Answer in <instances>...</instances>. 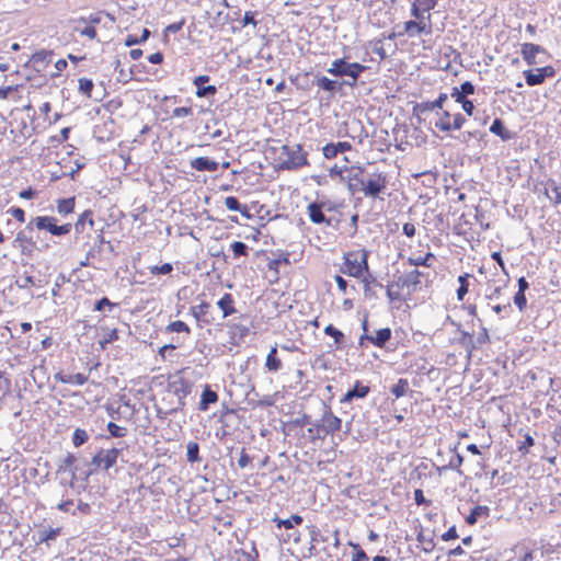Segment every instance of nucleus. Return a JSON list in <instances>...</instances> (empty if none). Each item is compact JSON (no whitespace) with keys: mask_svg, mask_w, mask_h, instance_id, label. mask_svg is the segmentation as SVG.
Segmentation results:
<instances>
[{"mask_svg":"<svg viewBox=\"0 0 561 561\" xmlns=\"http://www.w3.org/2000/svg\"><path fill=\"white\" fill-rule=\"evenodd\" d=\"M60 534V528H49L48 530H39L38 531V543H47L49 545L50 541L56 540V538Z\"/></svg>","mask_w":561,"mask_h":561,"instance_id":"nucleus-42","label":"nucleus"},{"mask_svg":"<svg viewBox=\"0 0 561 561\" xmlns=\"http://www.w3.org/2000/svg\"><path fill=\"white\" fill-rule=\"evenodd\" d=\"M230 328L232 330V334L239 339H244L250 332L249 327L242 323H232L230 324Z\"/></svg>","mask_w":561,"mask_h":561,"instance_id":"nucleus-58","label":"nucleus"},{"mask_svg":"<svg viewBox=\"0 0 561 561\" xmlns=\"http://www.w3.org/2000/svg\"><path fill=\"white\" fill-rule=\"evenodd\" d=\"M15 285L20 289H27L31 286L35 285V279H34L33 275L31 274V272L25 271L23 274L18 276V278L15 280Z\"/></svg>","mask_w":561,"mask_h":561,"instance_id":"nucleus-43","label":"nucleus"},{"mask_svg":"<svg viewBox=\"0 0 561 561\" xmlns=\"http://www.w3.org/2000/svg\"><path fill=\"white\" fill-rule=\"evenodd\" d=\"M316 83L320 89L327 92L334 93L337 90V82L324 76L317 77Z\"/></svg>","mask_w":561,"mask_h":561,"instance_id":"nucleus-44","label":"nucleus"},{"mask_svg":"<svg viewBox=\"0 0 561 561\" xmlns=\"http://www.w3.org/2000/svg\"><path fill=\"white\" fill-rule=\"evenodd\" d=\"M191 314L196 319L197 322L204 324H211L215 321V317L211 313V306L202 301L199 305L191 307Z\"/></svg>","mask_w":561,"mask_h":561,"instance_id":"nucleus-17","label":"nucleus"},{"mask_svg":"<svg viewBox=\"0 0 561 561\" xmlns=\"http://www.w3.org/2000/svg\"><path fill=\"white\" fill-rule=\"evenodd\" d=\"M53 56L51 50L42 49L32 55L30 62L36 71H41L53 61Z\"/></svg>","mask_w":561,"mask_h":561,"instance_id":"nucleus-21","label":"nucleus"},{"mask_svg":"<svg viewBox=\"0 0 561 561\" xmlns=\"http://www.w3.org/2000/svg\"><path fill=\"white\" fill-rule=\"evenodd\" d=\"M219 422L224 424V435H230L240 424V415L234 409H225L220 412Z\"/></svg>","mask_w":561,"mask_h":561,"instance_id":"nucleus-16","label":"nucleus"},{"mask_svg":"<svg viewBox=\"0 0 561 561\" xmlns=\"http://www.w3.org/2000/svg\"><path fill=\"white\" fill-rule=\"evenodd\" d=\"M433 33V24H427L425 21L422 20H409L403 23V31L393 33L389 38H392L394 36H409V37H415L420 36L422 34L424 35H431Z\"/></svg>","mask_w":561,"mask_h":561,"instance_id":"nucleus-11","label":"nucleus"},{"mask_svg":"<svg viewBox=\"0 0 561 561\" xmlns=\"http://www.w3.org/2000/svg\"><path fill=\"white\" fill-rule=\"evenodd\" d=\"M316 202H318L320 207L328 213L336 211L340 207H342L341 203H336L328 198H318Z\"/></svg>","mask_w":561,"mask_h":561,"instance_id":"nucleus-49","label":"nucleus"},{"mask_svg":"<svg viewBox=\"0 0 561 561\" xmlns=\"http://www.w3.org/2000/svg\"><path fill=\"white\" fill-rule=\"evenodd\" d=\"M342 420L333 414L331 409L324 405V412L320 421H316L313 426L317 428V437L324 438L341 428Z\"/></svg>","mask_w":561,"mask_h":561,"instance_id":"nucleus-9","label":"nucleus"},{"mask_svg":"<svg viewBox=\"0 0 561 561\" xmlns=\"http://www.w3.org/2000/svg\"><path fill=\"white\" fill-rule=\"evenodd\" d=\"M345 172H347V175L342 176V180L347 182L348 192L352 195L362 192V186L364 185L365 178V168L359 165H353L351 168H345Z\"/></svg>","mask_w":561,"mask_h":561,"instance_id":"nucleus-12","label":"nucleus"},{"mask_svg":"<svg viewBox=\"0 0 561 561\" xmlns=\"http://www.w3.org/2000/svg\"><path fill=\"white\" fill-rule=\"evenodd\" d=\"M150 31L148 28H144L141 36L128 35L125 38V46L131 47L134 45L142 44L150 37Z\"/></svg>","mask_w":561,"mask_h":561,"instance_id":"nucleus-45","label":"nucleus"},{"mask_svg":"<svg viewBox=\"0 0 561 561\" xmlns=\"http://www.w3.org/2000/svg\"><path fill=\"white\" fill-rule=\"evenodd\" d=\"M57 210L64 216L73 213L75 197L59 199L57 203Z\"/></svg>","mask_w":561,"mask_h":561,"instance_id":"nucleus-41","label":"nucleus"},{"mask_svg":"<svg viewBox=\"0 0 561 561\" xmlns=\"http://www.w3.org/2000/svg\"><path fill=\"white\" fill-rule=\"evenodd\" d=\"M520 54L528 66L545 62V60L541 57L537 58L538 55H543L546 56V58L549 57V54L547 53L545 47L533 43L522 44Z\"/></svg>","mask_w":561,"mask_h":561,"instance_id":"nucleus-14","label":"nucleus"},{"mask_svg":"<svg viewBox=\"0 0 561 561\" xmlns=\"http://www.w3.org/2000/svg\"><path fill=\"white\" fill-rule=\"evenodd\" d=\"M322 153L324 156L325 159H334L337 157L339 154V151H337V148L335 146L334 142H330V144H327L323 148H322Z\"/></svg>","mask_w":561,"mask_h":561,"instance_id":"nucleus-62","label":"nucleus"},{"mask_svg":"<svg viewBox=\"0 0 561 561\" xmlns=\"http://www.w3.org/2000/svg\"><path fill=\"white\" fill-rule=\"evenodd\" d=\"M435 255L432 252H427L424 256L409 257L408 264L411 266H425L431 267Z\"/></svg>","mask_w":561,"mask_h":561,"instance_id":"nucleus-38","label":"nucleus"},{"mask_svg":"<svg viewBox=\"0 0 561 561\" xmlns=\"http://www.w3.org/2000/svg\"><path fill=\"white\" fill-rule=\"evenodd\" d=\"M370 388L357 380L353 388L348 389L347 392L343 396L341 403H351L354 399H364L368 396Z\"/></svg>","mask_w":561,"mask_h":561,"instance_id":"nucleus-20","label":"nucleus"},{"mask_svg":"<svg viewBox=\"0 0 561 561\" xmlns=\"http://www.w3.org/2000/svg\"><path fill=\"white\" fill-rule=\"evenodd\" d=\"M366 69L359 62H347L344 58H339L332 62L328 72L334 77H350L355 82Z\"/></svg>","mask_w":561,"mask_h":561,"instance_id":"nucleus-7","label":"nucleus"},{"mask_svg":"<svg viewBox=\"0 0 561 561\" xmlns=\"http://www.w3.org/2000/svg\"><path fill=\"white\" fill-rule=\"evenodd\" d=\"M392 337V331L390 328H382L376 331V333L373 334H363L359 337V345L363 346L365 341L370 342L373 345L377 347H385V345L391 340Z\"/></svg>","mask_w":561,"mask_h":561,"instance_id":"nucleus-15","label":"nucleus"},{"mask_svg":"<svg viewBox=\"0 0 561 561\" xmlns=\"http://www.w3.org/2000/svg\"><path fill=\"white\" fill-rule=\"evenodd\" d=\"M218 308L222 311V318L233 314L237 310L234 308V300L231 294L226 293L217 302Z\"/></svg>","mask_w":561,"mask_h":561,"instance_id":"nucleus-29","label":"nucleus"},{"mask_svg":"<svg viewBox=\"0 0 561 561\" xmlns=\"http://www.w3.org/2000/svg\"><path fill=\"white\" fill-rule=\"evenodd\" d=\"M116 340H118V331L116 329H113V330H110L104 335L103 340H101L99 343H100L101 348L105 350L107 344H111V343L115 342Z\"/></svg>","mask_w":561,"mask_h":561,"instance_id":"nucleus-60","label":"nucleus"},{"mask_svg":"<svg viewBox=\"0 0 561 561\" xmlns=\"http://www.w3.org/2000/svg\"><path fill=\"white\" fill-rule=\"evenodd\" d=\"M94 83L91 79L80 78L79 79V92L88 98L91 96Z\"/></svg>","mask_w":561,"mask_h":561,"instance_id":"nucleus-50","label":"nucleus"},{"mask_svg":"<svg viewBox=\"0 0 561 561\" xmlns=\"http://www.w3.org/2000/svg\"><path fill=\"white\" fill-rule=\"evenodd\" d=\"M193 387V382L184 378L181 370L168 377L167 389L178 398L175 410H182L185 407V398L192 393Z\"/></svg>","mask_w":561,"mask_h":561,"instance_id":"nucleus-5","label":"nucleus"},{"mask_svg":"<svg viewBox=\"0 0 561 561\" xmlns=\"http://www.w3.org/2000/svg\"><path fill=\"white\" fill-rule=\"evenodd\" d=\"M368 255L367 250H360L358 252H351L344 256L345 261L341 267V272L352 277L359 278L364 272L368 273Z\"/></svg>","mask_w":561,"mask_h":561,"instance_id":"nucleus-4","label":"nucleus"},{"mask_svg":"<svg viewBox=\"0 0 561 561\" xmlns=\"http://www.w3.org/2000/svg\"><path fill=\"white\" fill-rule=\"evenodd\" d=\"M210 80L209 76L201 75L194 78L193 84L196 87V96L197 98H208L215 95L217 92L216 85L206 83Z\"/></svg>","mask_w":561,"mask_h":561,"instance_id":"nucleus-18","label":"nucleus"},{"mask_svg":"<svg viewBox=\"0 0 561 561\" xmlns=\"http://www.w3.org/2000/svg\"><path fill=\"white\" fill-rule=\"evenodd\" d=\"M186 460L191 463L202 461V457L199 456V444L197 442L191 440L187 443Z\"/></svg>","mask_w":561,"mask_h":561,"instance_id":"nucleus-35","label":"nucleus"},{"mask_svg":"<svg viewBox=\"0 0 561 561\" xmlns=\"http://www.w3.org/2000/svg\"><path fill=\"white\" fill-rule=\"evenodd\" d=\"M106 430L110 433L111 437L122 438L127 434V428L124 426H119L114 422H108L106 425Z\"/></svg>","mask_w":561,"mask_h":561,"instance_id":"nucleus-47","label":"nucleus"},{"mask_svg":"<svg viewBox=\"0 0 561 561\" xmlns=\"http://www.w3.org/2000/svg\"><path fill=\"white\" fill-rule=\"evenodd\" d=\"M514 304L515 306L518 308V310L522 312L525 310L526 306H527V298H526V295L525 293L523 291H517L515 295H514Z\"/></svg>","mask_w":561,"mask_h":561,"instance_id":"nucleus-63","label":"nucleus"},{"mask_svg":"<svg viewBox=\"0 0 561 561\" xmlns=\"http://www.w3.org/2000/svg\"><path fill=\"white\" fill-rule=\"evenodd\" d=\"M472 277L470 274H462L458 276L459 287L457 289V299L459 301L463 300L465 296L469 289V279Z\"/></svg>","mask_w":561,"mask_h":561,"instance_id":"nucleus-40","label":"nucleus"},{"mask_svg":"<svg viewBox=\"0 0 561 561\" xmlns=\"http://www.w3.org/2000/svg\"><path fill=\"white\" fill-rule=\"evenodd\" d=\"M410 14L415 20H422L423 22L425 21L427 24H433L432 23V14L428 13V15H427L425 13V11H422V8L416 2V0H413V2L411 3Z\"/></svg>","mask_w":561,"mask_h":561,"instance_id":"nucleus-36","label":"nucleus"},{"mask_svg":"<svg viewBox=\"0 0 561 561\" xmlns=\"http://www.w3.org/2000/svg\"><path fill=\"white\" fill-rule=\"evenodd\" d=\"M121 448H110L103 449L101 448L91 460V466L93 470H108L112 468L116 461L118 456L121 455Z\"/></svg>","mask_w":561,"mask_h":561,"instance_id":"nucleus-10","label":"nucleus"},{"mask_svg":"<svg viewBox=\"0 0 561 561\" xmlns=\"http://www.w3.org/2000/svg\"><path fill=\"white\" fill-rule=\"evenodd\" d=\"M265 368L270 373H277L283 368V362L278 357L277 347L273 346L265 359Z\"/></svg>","mask_w":561,"mask_h":561,"instance_id":"nucleus-27","label":"nucleus"},{"mask_svg":"<svg viewBox=\"0 0 561 561\" xmlns=\"http://www.w3.org/2000/svg\"><path fill=\"white\" fill-rule=\"evenodd\" d=\"M34 224L35 217L16 233L13 241V247L21 248L24 254H30L33 250L46 251L49 248V244L42 239L41 231L37 230Z\"/></svg>","mask_w":561,"mask_h":561,"instance_id":"nucleus-2","label":"nucleus"},{"mask_svg":"<svg viewBox=\"0 0 561 561\" xmlns=\"http://www.w3.org/2000/svg\"><path fill=\"white\" fill-rule=\"evenodd\" d=\"M225 205L229 210L239 211L241 210L242 204L236 196H228L225 198Z\"/></svg>","mask_w":561,"mask_h":561,"instance_id":"nucleus-64","label":"nucleus"},{"mask_svg":"<svg viewBox=\"0 0 561 561\" xmlns=\"http://www.w3.org/2000/svg\"><path fill=\"white\" fill-rule=\"evenodd\" d=\"M437 110L434 101L433 102H422L417 103L413 107V116L416 118L417 123L425 122L427 117L433 113V111Z\"/></svg>","mask_w":561,"mask_h":561,"instance_id":"nucleus-23","label":"nucleus"},{"mask_svg":"<svg viewBox=\"0 0 561 561\" xmlns=\"http://www.w3.org/2000/svg\"><path fill=\"white\" fill-rule=\"evenodd\" d=\"M362 282H363V284H364V294H365V296H366V297H369V298L375 296L374 291H373V290H371V288H370V287H373V285L378 286V287H380V288H382V287H383V286H382V284H381V283H379V282L377 280V278H376V277H374V276L370 274V272H369V271H368L367 275L363 277Z\"/></svg>","mask_w":561,"mask_h":561,"instance_id":"nucleus-39","label":"nucleus"},{"mask_svg":"<svg viewBox=\"0 0 561 561\" xmlns=\"http://www.w3.org/2000/svg\"><path fill=\"white\" fill-rule=\"evenodd\" d=\"M280 264H289L288 254L282 255L278 259L271 260L267 264L270 271H274L276 279L278 278V267Z\"/></svg>","mask_w":561,"mask_h":561,"instance_id":"nucleus-53","label":"nucleus"},{"mask_svg":"<svg viewBox=\"0 0 561 561\" xmlns=\"http://www.w3.org/2000/svg\"><path fill=\"white\" fill-rule=\"evenodd\" d=\"M58 219L53 216H36L35 226L38 231H46L54 237H64L70 233L72 224L58 225Z\"/></svg>","mask_w":561,"mask_h":561,"instance_id":"nucleus-8","label":"nucleus"},{"mask_svg":"<svg viewBox=\"0 0 561 561\" xmlns=\"http://www.w3.org/2000/svg\"><path fill=\"white\" fill-rule=\"evenodd\" d=\"M413 392L409 388V381L405 378H400L396 385L390 388V392L397 398L405 396L408 392Z\"/></svg>","mask_w":561,"mask_h":561,"instance_id":"nucleus-37","label":"nucleus"},{"mask_svg":"<svg viewBox=\"0 0 561 561\" xmlns=\"http://www.w3.org/2000/svg\"><path fill=\"white\" fill-rule=\"evenodd\" d=\"M191 167L196 171L216 172L219 164L208 157H197L191 161Z\"/></svg>","mask_w":561,"mask_h":561,"instance_id":"nucleus-24","label":"nucleus"},{"mask_svg":"<svg viewBox=\"0 0 561 561\" xmlns=\"http://www.w3.org/2000/svg\"><path fill=\"white\" fill-rule=\"evenodd\" d=\"M89 225V227L92 229L94 226L93 220V211L91 209L84 210L78 218V220L72 225L76 234H80L84 231L85 226Z\"/></svg>","mask_w":561,"mask_h":561,"instance_id":"nucleus-25","label":"nucleus"},{"mask_svg":"<svg viewBox=\"0 0 561 561\" xmlns=\"http://www.w3.org/2000/svg\"><path fill=\"white\" fill-rule=\"evenodd\" d=\"M490 131L496 136H499L502 140L507 141L514 137V134L508 130L504 122L501 118H495L490 126Z\"/></svg>","mask_w":561,"mask_h":561,"instance_id":"nucleus-28","label":"nucleus"},{"mask_svg":"<svg viewBox=\"0 0 561 561\" xmlns=\"http://www.w3.org/2000/svg\"><path fill=\"white\" fill-rule=\"evenodd\" d=\"M70 282V278L67 277L65 274L60 273L57 275L56 279H55V284H54V287H53V290H51V295L53 296H57L58 295V291L59 289L66 284Z\"/></svg>","mask_w":561,"mask_h":561,"instance_id":"nucleus-61","label":"nucleus"},{"mask_svg":"<svg viewBox=\"0 0 561 561\" xmlns=\"http://www.w3.org/2000/svg\"><path fill=\"white\" fill-rule=\"evenodd\" d=\"M77 458L73 454H68L65 459L60 461L57 468L56 474H65L69 473L71 470H75V473L77 472V468L73 467Z\"/></svg>","mask_w":561,"mask_h":561,"instance_id":"nucleus-33","label":"nucleus"},{"mask_svg":"<svg viewBox=\"0 0 561 561\" xmlns=\"http://www.w3.org/2000/svg\"><path fill=\"white\" fill-rule=\"evenodd\" d=\"M309 219L311 222L317 225L325 224L327 226H332L333 218L327 217L325 211L320 207L318 202H312L307 207Z\"/></svg>","mask_w":561,"mask_h":561,"instance_id":"nucleus-19","label":"nucleus"},{"mask_svg":"<svg viewBox=\"0 0 561 561\" xmlns=\"http://www.w3.org/2000/svg\"><path fill=\"white\" fill-rule=\"evenodd\" d=\"M57 478L59 479L60 485L64 488H72L76 480L75 470H71L69 473L67 472L65 474H57Z\"/></svg>","mask_w":561,"mask_h":561,"instance_id":"nucleus-59","label":"nucleus"},{"mask_svg":"<svg viewBox=\"0 0 561 561\" xmlns=\"http://www.w3.org/2000/svg\"><path fill=\"white\" fill-rule=\"evenodd\" d=\"M388 184V178L386 173L374 172L369 173L365 170L364 185L362 186V193L365 197L377 198L382 194Z\"/></svg>","mask_w":561,"mask_h":561,"instance_id":"nucleus-6","label":"nucleus"},{"mask_svg":"<svg viewBox=\"0 0 561 561\" xmlns=\"http://www.w3.org/2000/svg\"><path fill=\"white\" fill-rule=\"evenodd\" d=\"M152 275H169L173 272V265L171 263H164L160 266L153 265L149 267Z\"/></svg>","mask_w":561,"mask_h":561,"instance_id":"nucleus-54","label":"nucleus"},{"mask_svg":"<svg viewBox=\"0 0 561 561\" xmlns=\"http://www.w3.org/2000/svg\"><path fill=\"white\" fill-rule=\"evenodd\" d=\"M462 462H463V457L460 454H454L451 456V458L449 459L448 465L443 466L439 470L453 469V470H457L459 474H462V471L460 470Z\"/></svg>","mask_w":561,"mask_h":561,"instance_id":"nucleus-46","label":"nucleus"},{"mask_svg":"<svg viewBox=\"0 0 561 561\" xmlns=\"http://www.w3.org/2000/svg\"><path fill=\"white\" fill-rule=\"evenodd\" d=\"M218 401V394L211 390L208 385H205L204 390L201 394V401L198 403L199 411H207L209 405Z\"/></svg>","mask_w":561,"mask_h":561,"instance_id":"nucleus-26","label":"nucleus"},{"mask_svg":"<svg viewBox=\"0 0 561 561\" xmlns=\"http://www.w3.org/2000/svg\"><path fill=\"white\" fill-rule=\"evenodd\" d=\"M523 75L527 85L535 87L542 84L548 78H553L556 76V69L552 66H545L525 70Z\"/></svg>","mask_w":561,"mask_h":561,"instance_id":"nucleus-13","label":"nucleus"},{"mask_svg":"<svg viewBox=\"0 0 561 561\" xmlns=\"http://www.w3.org/2000/svg\"><path fill=\"white\" fill-rule=\"evenodd\" d=\"M117 307V304L112 302L107 297H102L101 299L96 300L93 306L94 311H104L105 308H108L112 310L113 308Z\"/></svg>","mask_w":561,"mask_h":561,"instance_id":"nucleus-57","label":"nucleus"},{"mask_svg":"<svg viewBox=\"0 0 561 561\" xmlns=\"http://www.w3.org/2000/svg\"><path fill=\"white\" fill-rule=\"evenodd\" d=\"M167 331L168 332H176V333H181V332L190 333L191 332L188 325L184 321H181V320L171 322L167 327Z\"/></svg>","mask_w":561,"mask_h":561,"instance_id":"nucleus-56","label":"nucleus"},{"mask_svg":"<svg viewBox=\"0 0 561 561\" xmlns=\"http://www.w3.org/2000/svg\"><path fill=\"white\" fill-rule=\"evenodd\" d=\"M457 332L459 333V336L456 337L454 342L459 344L467 352L468 358H470L473 351L477 348L474 337L471 333L462 329Z\"/></svg>","mask_w":561,"mask_h":561,"instance_id":"nucleus-22","label":"nucleus"},{"mask_svg":"<svg viewBox=\"0 0 561 561\" xmlns=\"http://www.w3.org/2000/svg\"><path fill=\"white\" fill-rule=\"evenodd\" d=\"M89 439V434L85 430L76 428L72 435V444L75 447H80L85 444Z\"/></svg>","mask_w":561,"mask_h":561,"instance_id":"nucleus-48","label":"nucleus"},{"mask_svg":"<svg viewBox=\"0 0 561 561\" xmlns=\"http://www.w3.org/2000/svg\"><path fill=\"white\" fill-rule=\"evenodd\" d=\"M114 69L118 72L117 80L123 83H127L129 80H131V76L127 75V71L122 67L119 58H115L114 62Z\"/></svg>","mask_w":561,"mask_h":561,"instance_id":"nucleus-55","label":"nucleus"},{"mask_svg":"<svg viewBox=\"0 0 561 561\" xmlns=\"http://www.w3.org/2000/svg\"><path fill=\"white\" fill-rule=\"evenodd\" d=\"M231 250L233 252L234 257L249 255V247L242 241H234L231 244Z\"/></svg>","mask_w":561,"mask_h":561,"instance_id":"nucleus-52","label":"nucleus"},{"mask_svg":"<svg viewBox=\"0 0 561 561\" xmlns=\"http://www.w3.org/2000/svg\"><path fill=\"white\" fill-rule=\"evenodd\" d=\"M490 508L488 506L476 505L471 508L469 515L466 517V523L468 525H474L479 518L489 517Z\"/></svg>","mask_w":561,"mask_h":561,"instance_id":"nucleus-30","label":"nucleus"},{"mask_svg":"<svg viewBox=\"0 0 561 561\" xmlns=\"http://www.w3.org/2000/svg\"><path fill=\"white\" fill-rule=\"evenodd\" d=\"M105 244V238L103 236V231L101 230L94 240V243L87 251L88 259H94L96 255L101 254Z\"/></svg>","mask_w":561,"mask_h":561,"instance_id":"nucleus-31","label":"nucleus"},{"mask_svg":"<svg viewBox=\"0 0 561 561\" xmlns=\"http://www.w3.org/2000/svg\"><path fill=\"white\" fill-rule=\"evenodd\" d=\"M437 118L434 126L442 131H450V117L451 114L448 111L436 112Z\"/></svg>","mask_w":561,"mask_h":561,"instance_id":"nucleus-32","label":"nucleus"},{"mask_svg":"<svg viewBox=\"0 0 561 561\" xmlns=\"http://www.w3.org/2000/svg\"><path fill=\"white\" fill-rule=\"evenodd\" d=\"M423 273L419 270H413L409 273L400 275L391 284L386 286V295L390 301H401L402 297L400 289L408 288L409 293H414L421 285V277Z\"/></svg>","mask_w":561,"mask_h":561,"instance_id":"nucleus-3","label":"nucleus"},{"mask_svg":"<svg viewBox=\"0 0 561 561\" xmlns=\"http://www.w3.org/2000/svg\"><path fill=\"white\" fill-rule=\"evenodd\" d=\"M88 377L81 373L75 375H67V378H60V382L62 383H76L78 386H82L87 382Z\"/></svg>","mask_w":561,"mask_h":561,"instance_id":"nucleus-51","label":"nucleus"},{"mask_svg":"<svg viewBox=\"0 0 561 561\" xmlns=\"http://www.w3.org/2000/svg\"><path fill=\"white\" fill-rule=\"evenodd\" d=\"M272 150L276 154L275 160L280 170L293 171L309 164L307 153L302 151L301 145L293 147L280 145L279 147H272Z\"/></svg>","mask_w":561,"mask_h":561,"instance_id":"nucleus-1","label":"nucleus"},{"mask_svg":"<svg viewBox=\"0 0 561 561\" xmlns=\"http://www.w3.org/2000/svg\"><path fill=\"white\" fill-rule=\"evenodd\" d=\"M324 333L334 339V343L337 348H341L344 345V342H345L344 333L341 330L336 329L333 324H328L324 328Z\"/></svg>","mask_w":561,"mask_h":561,"instance_id":"nucleus-34","label":"nucleus"}]
</instances>
